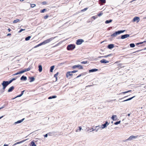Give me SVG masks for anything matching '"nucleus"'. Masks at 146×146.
Wrapping results in <instances>:
<instances>
[{
	"label": "nucleus",
	"mask_w": 146,
	"mask_h": 146,
	"mask_svg": "<svg viewBox=\"0 0 146 146\" xmlns=\"http://www.w3.org/2000/svg\"><path fill=\"white\" fill-rule=\"evenodd\" d=\"M140 21L139 18L138 17H134L133 19V21L134 22L137 21V23L138 22Z\"/></svg>",
	"instance_id": "1a4fd4ad"
},
{
	"label": "nucleus",
	"mask_w": 146,
	"mask_h": 146,
	"mask_svg": "<svg viewBox=\"0 0 146 146\" xmlns=\"http://www.w3.org/2000/svg\"><path fill=\"white\" fill-rule=\"evenodd\" d=\"M84 42V40L82 39H78L76 40V44L78 45H80L82 43Z\"/></svg>",
	"instance_id": "423d86ee"
},
{
	"label": "nucleus",
	"mask_w": 146,
	"mask_h": 146,
	"mask_svg": "<svg viewBox=\"0 0 146 146\" xmlns=\"http://www.w3.org/2000/svg\"><path fill=\"white\" fill-rule=\"evenodd\" d=\"M78 127L79 128V130H76V132H77L78 131H80L81 130V127Z\"/></svg>",
	"instance_id": "a19ab883"
},
{
	"label": "nucleus",
	"mask_w": 146,
	"mask_h": 146,
	"mask_svg": "<svg viewBox=\"0 0 146 146\" xmlns=\"http://www.w3.org/2000/svg\"><path fill=\"white\" fill-rule=\"evenodd\" d=\"M72 68L73 69H75L76 68H79V69H83V66L79 64H78L77 65H74V66H72Z\"/></svg>",
	"instance_id": "39448f33"
},
{
	"label": "nucleus",
	"mask_w": 146,
	"mask_h": 146,
	"mask_svg": "<svg viewBox=\"0 0 146 146\" xmlns=\"http://www.w3.org/2000/svg\"><path fill=\"white\" fill-rule=\"evenodd\" d=\"M25 119V118H23V119H21L20 120L18 121H17L15 122V123L17 124V123H21L23 122V120Z\"/></svg>",
	"instance_id": "4be33fe9"
},
{
	"label": "nucleus",
	"mask_w": 146,
	"mask_h": 146,
	"mask_svg": "<svg viewBox=\"0 0 146 146\" xmlns=\"http://www.w3.org/2000/svg\"><path fill=\"white\" fill-rule=\"evenodd\" d=\"M30 146H36V145L34 141H32L31 142Z\"/></svg>",
	"instance_id": "b1692460"
},
{
	"label": "nucleus",
	"mask_w": 146,
	"mask_h": 146,
	"mask_svg": "<svg viewBox=\"0 0 146 146\" xmlns=\"http://www.w3.org/2000/svg\"><path fill=\"white\" fill-rule=\"evenodd\" d=\"M47 134H46L45 135H44V136L46 137H47Z\"/></svg>",
	"instance_id": "13d9d810"
},
{
	"label": "nucleus",
	"mask_w": 146,
	"mask_h": 146,
	"mask_svg": "<svg viewBox=\"0 0 146 146\" xmlns=\"http://www.w3.org/2000/svg\"><path fill=\"white\" fill-rule=\"evenodd\" d=\"M3 146H8V145L5 144Z\"/></svg>",
	"instance_id": "338daca9"
},
{
	"label": "nucleus",
	"mask_w": 146,
	"mask_h": 146,
	"mask_svg": "<svg viewBox=\"0 0 146 146\" xmlns=\"http://www.w3.org/2000/svg\"><path fill=\"white\" fill-rule=\"evenodd\" d=\"M137 0H132V1H131L130 2V3H132V2L134 1H136Z\"/></svg>",
	"instance_id": "680f3d73"
},
{
	"label": "nucleus",
	"mask_w": 146,
	"mask_h": 146,
	"mask_svg": "<svg viewBox=\"0 0 146 146\" xmlns=\"http://www.w3.org/2000/svg\"><path fill=\"white\" fill-rule=\"evenodd\" d=\"M27 140V139H25L24 140H22L19 142H17V143H15L14 144H13V145H17V144H19V143H21L23 142H24L25 141H26V140Z\"/></svg>",
	"instance_id": "dca6fc26"
},
{
	"label": "nucleus",
	"mask_w": 146,
	"mask_h": 146,
	"mask_svg": "<svg viewBox=\"0 0 146 146\" xmlns=\"http://www.w3.org/2000/svg\"><path fill=\"white\" fill-rule=\"evenodd\" d=\"M125 30H119L117 31H115L111 35V36L112 38L115 37L118 35L123 33L124 32H125Z\"/></svg>",
	"instance_id": "f257e3e1"
},
{
	"label": "nucleus",
	"mask_w": 146,
	"mask_h": 146,
	"mask_svg": "<svg viewBox=\"0 0 146 146\" xmlns=\"http://www.w3.org/2000/svg\"><path fill=\"white\" fill-rule=\"evenodd\" d=\"M30 82L34 81L35 80V78L33 77H31L30 78Z\"/></svg>",
	"instance_id": "2f4dec72"
},
{
	"label": "nucleus",
	"mask_w": 146,
	"mask_h": 146,
	"mask_svg": "<svg viewBox=\"0 0 146 146\" xmlns=\"http://www.w3.org/2000/svg\"><path fill=\"white\" fill-rule=\"evenodd\" d=\"M56 37H52L49 39H47L46 40H44L45 44L50 42L51 40H52L53 39H54Z\"/></svg>",
	"instance_id": "0eeeda50"
},
{
	"label": "nucleus",
	"mask_w": 146,
	"mask_h": 146,
	"mask_svg": "<svg viewBox=\"0 0 146 146\" xmlns=\"http://www.w3.org/2000/svg\"><path fill=\"white\" fill-rule=\"evenodd\" d=\"M47 11V10L46 9H44L40 11L41 13H44L45 11Z\"/></svg>",
	"instance_id": "c756f323"
},
{
	"label": "nucleus",
	"mask_w": 146,
	"mask_h": 146,
	"mask_svg": "<svg viewBox=\"0 0 146 146\" xmlns=\"http://www.w3.org/2000/svg\"><path fill=\"white\" fill-rule=\"evenodd\" d=\"M87 61H84L81 62V64H86L87 63Z\"/></svg>",
	"instance_id": "4c0bfd02"
},
{
	"label": "nucleus",
	"mask_w": 146,
	"mask_h": 146,
	"mask_svg": "<svg viewBox=\"0 0 146 146\" xmlns=\"http://www.w3.org/2000/svg\"><path fill=\"white\" fill-rule=\"evenodd\" d=\"M54 66H51L50 68V72H52V70H53V69H54Z\"/></svg>",
	"instance_id": "473e14b6"
},
{
	"label": "nucleus",
	"mask_w": 146,
	"mask_h": 146,
	"mask_svg": "<svg viewBox=\"0 0 146 146\" xmlns=\"http://www.w3.org/2000/svg\"><path fill=\"white\" fill-rule=\"evenodd\" d=\"M112 21V19H110L109 20H106L105 22V23L106 24H108L109 23L111 22Z\"/></svg>",
	"instance_id": "412c9836"
},
{
	"label": "nucleus",
	"mask_w": 146,
	"mask_h": 146,
	"mask_svg": "<svg viewBox=\"0 0 146 146\" xmlns=\"http://www.w3.org/2000/svg\"><path fill=\"white\" fill-rule=\"evenodd\" d=\"M143 42V43H145V42H146V40H145L143 42Z\"/></svg>",
	"instance_id": "774afa93"
},
{
	"label": "nucleus",
	"mask_w": 146,
	"mask_h": 146,
	"mask_svg": "<svg viewBox=\"0 0 146 146\" xmlns=\"http://www.w3.org/2000/svg\"><path fill=\"white\" fill-rule=\"evenodd\" d=\"M25 29H20V31H19V33H20L22 31H25Z\"/></svg>",
	"instance_id": "79ce46f5"
},
{
	"label": "nucleus",
	"mask_w": 146,
	"mask_h": 146,
	"mask_svg": "<svg viewBox=\"0 0 146 146\" xmlns=\"http://www.w3.org/2000/svg\"><path fill=\"white\" fill-rule=\"evenodd\" d=\"M30 70H31V68H27V69H25L24 70H22V71H20L19 72H18L16 73H15V74H13V75L15 76V75H18V74H19L23 73H24L25 72H27Z\"/></svg>",
	"instance_id": "7ed1b4c3"
},
{
	"label": "nucleus",
	"mask_w": 146,
	"mask_h": 146,
	"mask_svg": "<svg viewBox=\"0 0 146 146\" xmlns=\"http://www.w3.org/2000/svg\"><path fill=\"white\" fill-rule=\"evenodd\" d=\"M108 56H109V55L105 56H102V57L106 58L107 57H108Z\"/></svg>",
	"instance_id": "bf43d9fd"
},
{
	"label": "nucleus",
	"mask_w": 146,
	"mask_h": 146,
	"mask_svg": "<svg viewBox=\"0 0 146 146\" xmlns=\"http://www.w3.org/2000/svg\"><path fill=\"white\" fill-rule=\"evenodd\" d=\"M111 118L113 121H115L117 119L116 115H113L111 117Z\"/></svg>",
	"instance_id": "f3484780"
},
{
	"label": "nucleus",
	"mask_w": 146,
	"mask_h": 146,
	"mask_svg": "<svg viewBox=\"0 0 146 146\" xmlns=\"http://www.w3.org/2000/svg\"><path fill=\"white\" fill-rule=\"evenodd\" d=\"M57 96H50L48 98V99H51L52 98H56Z\"/></svg>",
	"instance_id": "bb28decb"
},
{
	"label": "nucleus",
	"mask_w": 146,
	"mask_h": 146,
	"mask_svg": "<svg viewBox=\"0 0 146 146\" xmlns=\"http://www.w3.org/2000/svg\"><path fill=\"white\" fill-rule=\"evenodd\" d=\"M138 137V135H137L136 136H134V135H132L129 137V139H128V140H132L133 139H135L136 138H137Z\"/></svg>",
	"instance_id": "9b49d317"
},
{
	"label": "nucleus",
	"mask_w": 146,
	"mask_h": 146,
	"mask_svg": "<svg viewBox=\"0 0 146 146\" xmlns=\"http://www.w3.org/2000/svg\"><path fill=\"white\" fill-rule=\"evenodd\" d=\"M15 88V87L13 86H12L11 87L9 88L8 89V91H7V92H11L13 91L14 89V88Z\"/></svg>",
	"instance_id": "2eb2a0df"
},
{
	"label": "nucleus",
	"mask_w": 146,
	"mask_h": 146,
	"mask_svg": "<svg viewBox=\"0 0 146 146\" xmlns=\"http://www.w3.org/2000/svg\"><path fill=\"white\" fill-rule=\"evenodd\" d=\"M98 17L97 16H93L92 17V18L94 19H96Z\"/></svg>",
	"instance_id": "49530a36"
},
{
	"label": "nucleus",
	"mask_w": 146,
	"mask_h": 146,
	"mask_svg": "<svg viewBox=\"0 0 146 146\" xmlns=\"http://www.w3.org/2000/svg\"><path fill=\"white\" fill-rule=\"evenodd\" d=\"M100 1L103 3H105L106 2V0H100Z\"/></svg>",
	"instance_id": "c03bdc74"
},
{
	"label": "nucleus",
	"mask_w": 146,
	"mask_h": 146,
	"mask_svg": "<svg viewBox=\"0 0 146 146\" xmlns=\"http://www.w3.org/2000/svg\"><path fill=\"white\" fill-rule=\"evenodd\" d=\"M72 73L70 72H67L66 74V77L67 78H68L70 76H72L73 75V74Z\"/></svg>",
	"instance_id": "9d476101"
},
{
	"label": "nucleus",
	"mask_w": 146,
	"mask_h": 146,
	"mask_svg": "<svg viewBox=\"0 0 146 146\" xmlns=\"http://www.w3.org/2000/svg\"><path fill=\"white\" fill-rule=\"evenodd\" d=\"M40 45H43V44H45V43L44 41H43V42H41V43H40Z\"/></svg>",
	"instance_id": "de8ad7c7"
},
{
	"label": "nucleus",
	"mask_w": 146,
	"mask_h": 146,
	"mask_svg": "<svg viewBox=\"0 0 146 146\" xmlns=\"http://www.w3.org/2000/svg\"><path fill=\"white\" fill-rule=\"evenodd\" d=\"M48 16H49L48 15H46L44 17V18L45 19H46L48 17Z\"/></svg>",
	"instance_id": "09e8293b"
},
{
	"label": "nucleus",
	"mask_w": 146,
	"mask_h": 146,
	"mask_svg": "<svg viewBox=\"0 0 146 146\" xmlns=\"http://www.w3.org/2000/svg\"><path fill=\"white\" fill-rule=\"evenodd\" d=\"M145 49H146V47L143 49H141L137 50L136 51L134 52H133V53L135 52L136 53V54H137V55H139L140 54H145L146 53V52H145Z\"/></svg>",
	"instance_id": "20e7f679"
},
{
	"label": "nucleus",
	"mask_w": 146,
	"mask_h": 146,
	"mask_svg": "<svg viewBox=\"0 0 146 146\" xmlns=\"http://www.w3.org/2000/svg\"><path fill=\"white\" fill-rule=\"evenodd\" d=\"M46 3V1H44L42 2V4L43 5H45Z\"/></svg>",
	"instance_id": "603ef678"
},
{
	"label": "nucleus",
	"mask_w": 146,
	"mask_h": 146,
	"mask_svg": "<svg viewBox=\"0 0 146 146\" xmlns=\"http://www.w3.org/2000/svg\"><path fill=\"white\" fill-rule=\"evenodd\" d=\"M27 79V78L26 77L23 76H22L21 78H20V80H23L25 81Z\"/></svg>",
	"instance_id": "a211bd4d"
},
{
	"label": "nucleus",
	"mask_w": 146,
	"mask_h": 146,
	"mask_svg": "<svg viewBox=\"0 0 146 146\" xmlns=\"http://www.w3.org/2000/svg\"><path fill=\"white\" fill-rule=\"evenodd\" d=\"M129 37V34H125L122 35L121 36L120 38L122 39H124L127 38Z\"/></svg>",
	"instance_id": "6e6552de"
},
{
	"label": "nucleus",
	"mask_w": 146,
	"mask_h": 146,
	"mask_svg": "<svg viewBox=\"0 0 146 146\" xmlns=\"http://www.w3.org/2000/svg\"><path fill=\"white\" fill-rule=\"evenodd\" d=\"M15 80V78H13V79H12V80H13H13Z\"/></svg>",
	"instance_id": "69168bd1"
},
{
	"label": "nucleus",
	"mask_w": 146,
	"mask_h": 146,
	"mask_svg": "<svg viewBox=\"0 0 146 146\" xmlns=\"http://www.w3.org/2000/svg\"><path fill=\"white\" fill-rule=\"evenodd\" d=\"M19 21H20L19 19H17L13 21V23H17L18 22H19Z\"/></svg>",
	"instance_id": "72a5a7b5"
},
{
	"label": "nucleus",
	"mask_w": 146,
	"mask_h": 146,
	"mask_svg": "<svg viewBox=\"0 0 146 146\" xmlns=\"http://www.w3.org/2000/svg\"><path fill=\"white\" fill-rule=\"evenodd\" d=\"M3 86V90H5V88L6 87H7L6 86Z\"/></svg>",
	"instance_id": "4d7b16f0"
},
{
	"label": "nucleus",
	"mask_w": 146,
	"mask_h": 146,
	"mask_svg": "<svg viewBox=\"0 0 146 146\" xmlns=\"http://www.w3.org/2000/svg\"><path fill=\"white\" fill-rule=\"evenodd\" d=\"M8 30L9 31V32H10L11 30L10 29V28H9L8 29Z\"/></svg>",
	"instance_id": "0e129e2a"
},
{
	"label": "nucleus",
	"mask_w": 146,
	"mask_h": 146,
	"mask_svg": "<svg viewBox=\"0 0 146 146\" xmlns=\"http://www.w3.org/2000/svg\"><path fill=\"white\" fill-rule=\"evenodd\" d=\"M135 96H133L130 98H129L127 99H126V100H124V101H123V102H125V101H129V100H131L132 99V98H134Z\"/></svg>",
	"instance_id": "393cba45"
},
{
	"label": "nucleus",
	"mask_w": 146,
	"mask_h": 146,
	"mask_svg": "<svg viewBox=\"0 0 146 146\" xmlns=\"http://www.w3.org/2000/svg\"><path fill=\"white\" fill-rule=\"evenodd\" d=\"M31 7L32 8H33L36 6V5L34 4H31Z\"/></svg>",
	"instance_id": "e433bc0d"
},
{
	"label": "nucleus",
	"mask_w": 146,
	"mask_h": 146,
	"mask_svg": "<svg viewBox=\"0 0 146 146\" xmlns=\"http://www.w3.org/2000/svg\"><path fill=\"white\" fill-rule=\"evenodd\" d=\"M11 35V33H8L7 34V36H10V35Z\"/></svg>",
	"instance_id": "e2e57ef3"
},
{
	"label": "nucleus",
	"mask_w": 146,
	"mask_h": 146,
	"mask_svg": "<svg viewBox=\"0 0 146 146\" xmlns=\"http://www.w3.org/2000/svg\"><path fill=\"white\" fill-rule=\"evenodd\" d=\"M41 46L40 44H38V45L36 46H35V48H36L37 47H38V46Z\"/></svg>",
	"instance_id": "5fc2aeb1"
},
{
	"label": "nucleus",
	"mask_w": 146,
	"mask_h": 146,
	"mask_svg": "<svg viewBox=\"0 0 146 146\" xmlns=\"http://www.w3.org/2000/svg\"><path fill=\"white\" fill-rule=\"evenodd\" d=\"M130 47L131 48H133L135 46V44L134 43H131L129 44Z\"/></svg>",
	"instance_id": "cd10ccee"
},
{
	"label": "nucleus",
	"mask_w": 146,
	"mask_h": 146,
	"mask_svg": "<svg viewBox=\"0 0 146 146\" xmlns=\"http://www.w3.org/2000/svg\"><path fill=\"white\" fill-rule=\"evenodd\" d=\"M88 8H85L84 9H83L82 10V11H85L87 9H88Z\"/></svg>",
	"instance_id": "3c124183"
},
{
	"label": "nucleus",
	"mask_w": 146,
	"mask_h": 146,
	"mask_svg": "<svg viewBox=\"0 0 146 146\" xmlns=\"http://www.w3.org/2000/svg\"><path fill=\"white\" fill-rule=\"evenodd\" d=\"M58 72L56 73V74H55L54 75V77H55L56 79V80L57 79V76H58Z\"/></svg>",
	"instance_id": "f704fd0d"
},
{
	"label": "nucleus",
	"mask_w": 146,
	"mask_h": 146,
	"mask_svg": "<svg viewBox=\"0 0 146 146\" xmlns=\"http://www.w3.org/2000/svg\"><path fill=\"white\" fill-rule=\"evenodd\" d=\"M109 62V61H107L104 59H102L100 60V62L104 64H106L108 63Z\"/></svg>",
	"instance_id": "4468645a"
},
{
	"label": "nucleus",
	"mask_w": 146,
	"mask_h": 146,
	"mask_svg": "<svg viewBox=\"0 0 146 146\" xmlns=\"http://www.w3.org/2000/svg\"><path fill=\"white\" fill-rule=\"evenodd\" d=\"M120 122H121V121H117V122H115L114 123V124L115 125H118V124H119Z\"/></svg>",
	"instance_id": "ea45409f"
},
{
	"label": "nucleus",
	"mask_w": 146,
	"mask_h": 146,
	"mask_svg": "<svg viewBox=\"0 0 146 146\" xmlns=\"http://www.w3.org/2000/svg\"><path fill=\"white\" fill-rule=\"evenodd\" d=\"M118 66H119V67L121 68H122L123 67H124V66H122V64H119L118 65Z\"/></svg>",
	"instance_id": "58836bf2"
},
{
	"label": "nucleus",
	"mask_w": 146,
	"mask_h": 146,
	"mask_svg": "<svg viewBox=\"0 0 146 146\" xmlns=\"http://www.w3.org/2000/svg\"><path fill=\"white\" fill-rule=\"evenodd\" d=\"M108 125V122L107 121H106L105 123H104V124L103 125V127H102V128H105Z\"/></svg>",
	"instance_id": "6ab92c4d"
},
{
	"label": "nucleus",
	"mask_w": 146,
	"mask_h": 146,
	"mask_svg": "<svg viewBox=\"0 0 146 146\" xmlns=\"http://www.w3.org/2000/svg\"><path fill=\"white\" fill-rule=\"evenodd\" d=\"M75 46H76L74 44H70L67 46V49L68 50H72L75 48Z\"/></svg>",
	"instance_id": "f03ea898"
},
{
	"label": "nucleus",
	"mask_w": 146,
	"mask_h": 146,
	"mask_svg": "<svg viewBox=\"0 0 146 146\" xmlns=\"http://www.w3.org/2000/svg\"><path fill=\"white\" fill-rule=\"evenodd\" d=\"M31 36H28L26 37L25 38V40L26 41H28L30 40L31 38Z\"/></svg>",
	"instance_id": "a878e982"
},
{
	"label": "nucleus",
	"mask_w": 146,
	"mask_h": 146,
	"mask_svg": "<svg viewBox=\"0 0 146 146\" xmlns=\"http://www.w3.org/2000/svg\"><path fill=\"white\" fill-rule=\"evenodd\" d=\"M22 95H23L22 94H20L18 96H17L16 97H15V98H17L18 97H20Z\"/></svg>",
	"instance_id": "8fccbe9b"
},
{
	"label": "nucleus",
	"mask_w": 146,
	"mask_h": 146,
	"mask_svg": "<svg viewBox=\"0 0 146 146\" xmlns=\"http://www.w3.org/2000/svg\"><path fill=\"white\" fill-rule=\"evenodd\" d=\"M131 92V90H128V91H125V92H123L121 93H120V94H125L127 93H128L129 92Z\"/></svg>",
	"instance_id": "7c9ffc66"
},
{
	"label": "nucleus",
	"mask_w": 146,
	"mask_h": 146,
	"mask_svg": "<svg viewBox=\"0 0 146 146\" xmlns=\"http://www.w3.org/2000/svg\"><path fill=\"white\" fill-rule=\"evenodd\" d=\"M103 14V13H102V11H101L100 13H99L97 15L98 17H100V16H102Z\"/></svg>",
	"instance_id": "c9c22d12"
},
{
	"label": "nucleus",
	"mask_w": 146,
	"mask_h": 146,
	"mask_svg": "<svg viewBox=\"0 0 146 146\" xmlns=\"http://www.w3.org/2000/svg\"><path fill=\"white\" fill-rule=\"evenodd\" d=\"M9 84L8 83V81H3V83H2V85L3 86H7Z\"/></svg>",
	"instance_id": "f8f14e48"
},
{
	"label": "nucleus",
	"mask_w": 146,
	"mask_h": 146,
	"mask_svg": "<svg viewBox=\"0 0 146 146\" xmlns=\"http://www.w3.org/2000/svg\"><path fill=\"white\" fill-rule=\"evenodd\" d=\"M41 46L40 44H38V45L36 46H35V48H36L37 47H38V46Z\"/></svg>",
	"instance_id": "6e6d98bb"
},
{
	"label": "nucleus",
	"mask_w": 146,
	"mask_h": 146,
	"mask_svg": "<svg viewBox=\"0 0 146 146\" xmlns=\"http://www.w3.org/2000/svg\"><path fill=\"white\" fill-rule=\"evenodd\" d=\"M38 68L39 72H41L42 71V67L41 65H39Z\"/></svg>",
	"instance_id": "5701e85b"
},
{
	"label": "nucleus",
	"mask_w": 146,
	"mask_h": 146,
	"mask_svg": "<svg viewBox=\"0 0 146 146\" xmlns=\"http://www.w3.org/2000/svg\"><path fill=\"white\" fill-rule=\"evenodd\" d=\"M98 70V69H92L89 70L90 72H93L97 71Z\"/></svg>",
	"instance_id": "aec40b11"
},
{
	"label": "nucleus",
	"mask_w": 146,
	"mask_h": 146,
	"mask_svg": "<svg viewBox=\"0 0 146 146\" xmlns=\"http://www.w3.org/2000/svg\"><path fill=\"white\" fill-rule=\"evenodd\" d=\"M114 45L113 44H110L108 45L107 48L110 49H111L114 47Z\"/></svg>",
	"instance_id": "ddd939ff"
},
{
	"label": "nucleus",
	"mask_w": 146,
	"mask_h": 146,
	"mask_svg": "<svg viewBox=\"0 0 146 146\" xmlns=\"http://www.w3.org/2000/svg\"><path fill=\"white\" fill-rule=\"evenodd\" d=\"M84 73H82L81 74L79 75L78 76H77L76 77V78H79L81 77L82 76H84Z\"/></svg>",
	"instance_id": "c85d7f7f"
},
{
	"label": "nucleus",
	"mask_w": 146,
	"mask_h": 146,
	"mask_svg": "<svg viewBox=\"0 0 146 146\" xmlns=\"http://www.w3.org/2000/svg\"><path fill=\"white\" fill-rule=\"evenodd\" d=\"M24 92H25V90H23V91H22L21 94L23 95Z\"/></svg>",
	"instance_id": "052dcab7"
},
{
	"label": "nucleus",
	"mask_w": 146,
	"mask_h": 146,
	"mask_svg": "<svg viewBox=\"0 0 146 146\" xmlns=\"http://www.w3.org/2000/svg\"><path fill=\"white\" fill-rule=\"evenodd\" d=\"M77 72H78L77 70H73V71H72L70 72L72 73H75Z\"/></svg>",
	"instance_id": "a18cd8bd"
},
{
	"label": "nucleus",
	"mask_w": 146,
	"mask_h": 146,
	"mask_svg": "<svg viewBox=\"0 0 146 146\" xmlns=\"http://www.w3.org/2000/svg\"><path fill=\"white\" fill-rule=\"evenodd\" d=\"M12 81V80H11L9 81H8V83L9 84L10 83H11Z\"/></svg>",
	"instance_id": "864d4df0"
},
{
	"label": "nucleus",
	"mask_w": 146,
	"mask_h": 146,
	"mask_svg": "<svg viewBox=\"0 0 146 146\" xmlns=\"http://www.w3.org/2000/svg\"><path fill=\"white\" fill-rule=\"evenodd\" d=\"M143 43V42H140L137 43L136 44V45L138 46L140 44H142Z\"/></svg>",
	"instance_id": "37998d69"
}]
</instances>
